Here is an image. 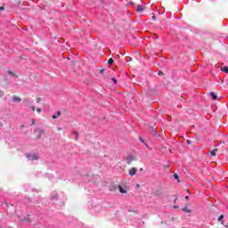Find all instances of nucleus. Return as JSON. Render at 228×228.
I'll use <instances>...</instances> for the list:
<instances>
[{
    "label": "nucleus",
    "instance_id": "nucleus-19",
    "mask_svg": "<svg viewBox=\"0 0 228 228\" xmlns=\"http://www.w3.org/2000/svg\"><path fill=\"white\" fill-rule=\"evenodd\" d=\"M222 220H224V216H220L218 217V222H222Z\"/></svg>",
    "mask_w": 228,
    "mask_h": 228
},
{
    "label": "nucleus",
    "instance_id": "nucleus-13",
    "mask_svg": "<svg viewBox=\"0 0 228 228\" xmlns=\"http://www.w3.org/2000/svg\"><path fill=\"white\" fill-rule=\"evenodd\" d=\"M20 222H29V217L20 218Z\"/></svg>",
    "mask_w": 228,
    "mask_h": 228
},
{
    "label": "nucleus",
    "instance_id": "nucleus-30",
    "mask_svg": "<svg viewBox=\"0 0 228 228\" xmlns=\"http://www.w3.org/2000/svg\"><path fill=\"white\" fill-rule=\"evenodd\" d=\"M187 143H188V144L191 143V141L188 140V141H187Z\"/></svg>",
    "mask_w": 228,
    "mask_h": 228
},
{
    "label": "nucleus",
    "instance_id": "nucleus-7",
    "mask_svg": "<svg viewBox=\"0 0 228 228\" xmlns=\"http://www.w3.org/2000/svg\"><path fill=\"white\" fill-rule=\"evenodd\" d=\"M133 156L132 155H128L127 157H126V162L128 163V165L129 164H131V162L133 161Z\"/></svg>",
    "mask_w": 228,
    "mask_h": 228
},
{
    "label": "nucleus",
    "instance_id": "nucleus-8",
    "mask_svg": "<svg viewBox=\"0 0 228 228\" xmlns=\"http://www.w3.org/2000/svg\"><path fill=\"white\" fill-rule=\"evenodd\" d=\"M218 151V149H214V150H212L211 151H210V156H213V157H215V156H216V152Z\"/></svg>",
    "mask_w": 228,
    "mask_h": 228
},
{
    "label": "nucleus",
    "instance_id": "nucleus-11",
    "mask_svg": "<svg viewBox=\"0 0 228 228\" xmlns=\"http://www.w3.org/2000/svg\"><path fill=\"white\" fill-rule=\"evenodd\" d=\"M136 11H137V12H143V6H142V5H137Z\"/></svg>",
    "mask_w": 228,
    "mask_h": 228
},
{
    "label": "nucleus",
    "instance_id": "nucleus-6",
    "mask_svg": "<svg viewBox=\"0 0 228 228\" xmlns=\"http://www.w3.org/2000/svg\"><path fill=\"white\" fill-rule=\"evenodd\" d=\"M36 131L38 132L37 138H38V140H40V138H42V134H44V130H42V129H37V130H36Z\"/></svg>",
    "mask_w": 228,
    "mask_h": 228
},
{
    "label": "nucleus",
    "instance_id": "nucleus-24",
    "mask_svg": "<svg viewBox=\"0 0 228 228\" xmlns=\"http://www.w3.org/2000/svg\"><path fill=\"white\" fill-rule=\"evenodd\" d=\"M60 115H61V111H57L56 117H60Z\"/></svg>",
    "mask_w": 228,
    "mask_h": 228
},
{
    "label": "nucleus",
    "instance_id": "nucleus-16",
    "mask_svg": "<svg viewBox=\"0 0 228 228\" xmlns=\"http://www.w3.org/2000/svg\"><path fill=\"white\" fill-rule=\"evenodd\" d=\"M113 61H114L113 59H111V58L109 59V60H108L109 65H113Z\"/></svg>",
    "mask_w": 228,
    "mask_h": 228
},
{
    "label": "nucleus",
    "instance_id": "nucleus-35",
    "mask_svg": "<svg viewBox=\"0 0 228 228\" xmlns=\"http://www.w3.org/2000/svg\"><path fill=\"white\" fill-rule=\"evenodd\" d=\"M175 209H177V206H174Z\"/></svg>",
    "mask_w": 228,
    "mask_h": 228
},
{
    "label": "nucleus",
    "instance_id": "nucleus-20",
    "mask_svg": "<svg viewBox=\"0 0 228 228\" xmlns=\"http://www.w3.org/2000/svg\"><path fill=\"white\" fill-rule=\"evenodd\" d=\"M111 79H112V81H113L114 85H117V83H118V82H117V78L112 77Z\"/></svg>",
    "mask_w": 228,
    "mask_h": 228
},
{
    "label": "nucleus",
    "instance_id": "nucleus-25",
    "mask_svg": "<svg viewBox=\"0 0 228 228\" xmlns=\"http://www.w3.org/2000/svg\"><path fill=\"white\" fill-rule=\"evenodd\" d=\"M4 11V6H0V12Z\"/></svg>",
    "mask_w": 228,
    "mask_h": 228
},
{
    "label": "nucleus",
    "instance_id": "nucleus-14",
    "mask_svg": "<svg viewBox=\"0 0 228 228\" xmlns=\"http://www.w3.org/2000/svg\"><path fill=\"white\" fill-rule=\"evenodd\" d=\"M73 136H75V140H77L79 134H77V132H74Z\"/></svg>",
    "mask_w": 228,
    "mask_h": 228
},
{
    "label": "nucleus",
    "instance_id": "nucleus-38",
    "mask_svg": "<svg viewBox=\"0 0 228 228\" xmlns=\"http://www.w3.org/2000/svg\"><path fill=\"white\" fill-rule=\"evenodd\" d=\"M226 40H228V37H226Z\"/></svg>",
    "mask_w": 228,
    "mask_h": 228
},
{
    "label": "nucleus",
    "instance_id": "nucleus-36",
    "mask_svg": "<svg viewBox=\"0 0 228 228\" xmlns=\"http://www.w3.org/2000/svg\"><path fill=\"white\" fill-rule=\"evenodd\" d=\"M143 170V168H141L140 171L142 172Z\"/></svg>",
    "mask_w": 228,
    "mask_h": 228
},
{
    "label": "nucleus",
    "instance_id": "nucleus-28",
    "mask_svg": "<svg viewBox=\"0 0 228 228\" xmlns=\"http://www.w3.org/2000/svg\"><path fill=\"white\" fill-rule=\"evenodd\" d=\"M32 111H35V106H31Z\"/></svg>",
    "mask_w": 228,
    "mask_h": 228
},
{
    "label": "nucleus",
    "instance_id": "nucleus-26",
    "mask_svg": "<svg viewBox=\"0 0 228 228\" xmlns=\"http://www.w3.org/2000/svg\"><path fill=\"white\" fill-rule=\"evenodd\" d=\"M58 199V196H53V200H56Z\"/></svg>",
    "mask_w": 228,
    "mask_h": 228
},
{
    "label": "nucleus",
    "instance_id": "nucleus-34",
    "mask_svg": "<svg viewBox=\"0 0 228 228\" xmlns=\"http://www.w3.org/2000/svg\"><path fill=\"white\" fill-rule=\"evenodd\" d=\"M159 74L161 75V74H163V72L159 71Z\"/></svg>",
    "mask_w": 228,
    "mask_h": 228
},
{
    "label": "nucleus",
    "instance_id": "nucleus-31",
    "mask_svg": "<svg viewBox=\"0 0 228 228\" xmlns=\"http://www.w3.org/2000/svg\"><path fill=\"white\" fill-rule=\"evenodd\" d=\"M185 199H186V200H188L190 199V197L189 196H185Z\"/></svg>",
    "mask_w": 228,
    "mask_h": 228
},
{
    "label": "nucleus",
    "instance_id": "nucleus-22",
    "mask_svg": "<svg viewBox=\"0 0 228 228\" xmlns=\"http://www.w3.org/2000/svg\"><path fill=\"white\" fill-rule=\"evenodd\" d=\"M37 113H42V109L37 108Z\"/></svg>",
    "mask_w": 228,
    "mask_h": 228
},
{
    "label": "nucleus",
    "instance_id": "nucleus-10",
    "mask_svg": "<svg viewBox=\"0 0 228 228\" xmlns=\"http://www.w3.org/2000/svg\"><path fill=\"white\" fill-rule=\"evenodd\" d=\"M222 72H225V74H228V67L224 66L223 68H221Z\"/></svg>",
    "mask_w": 228,
    "mask_h": 228
},
{
    "label": "nucleus",
    "instance_id": "nucleus-37",
    "mask_svg": "<svg viewBox=\"0 0 228 228\" xmlns=\"http://www.w3.org/2000/svg\"><path fill=\"white\" fill-rule=\"evenodd\" d=\"M168 167H170L169 165L167 166V168H168Z\"/></svg>",
    "mask_w": 228,
    "mask_h": 228
},
{
    "label": "nucleus",
    "instance_id": "nucleus-9",
    "mask_svg": "<svg viewBox=\"0 0 228 228\" xmlns=\"http://www.w3.org/2000/svg\"><path fill=\"white\" fill-rule=\"evenodd\" d=\"M118 190L120 193H126V191L121 185H118Z\"/></svg>",
    "mask_w": 228,
    "mask_h": 228
},
{
    "label": "nucleus",
    "instance_id": "nucleus-29",
    "mask_svg": "<svg viewBox=\"0 0 228 228\" xmlns=\"http://www.w3.org/2000/svg\"><path fill=\"white\" fill-rule=\"evenodd\" d=\"M102 72H104V69H101L100 70V73L102 74Z\"/></svg>",
    "mask_w": 228,
    "mask_h": 228
},
{
    "label": "nucleus",
    "instance_id": "nucleus-2",
    "mask_svg": "<svg viewBox=\"0 0 228 228\" xmlns=\"http://www.w3.org/2000/svg\"><path fill=\"white\" fill-rule=\"evenodd\" d=\"M23 102L25 103V106H31L33 104V101L31 99L25 98L23 100Z\"/></svg>",
    "mask_w": 228,
    "mask_h": 228
},
{
    "label": "nucleus",
    "instance_id": "nucleus-21",
    "mask_svg": "<svg viewBox=\"0 0 228 228\" xmlns=\"http://www.w3.org/2000/svg\"><path fill=\"white\" fill-rule=\"evenodd\" d=\"M7 73H8L10 76H14L13 71L8 70Z\"/></svg>",
    "mask_w": 228,
    "mask_h": 228
},
{
    "label": "nucleus",
    "instance_id": "nucleus-12",
    "mask_svg": "<svg viewBox=\"0 0 228 228\" xmlns=\"http://www.w3.org/2000/svg\"><path fill=\"white\" fill-rule=\"evenodd\" d=\"M183 211H184V213H191V210H190V209L188 208V207H184V208H183Z\"/></svg>",
    "mask_w": 228,
    "mask_h": 228
},
{
    "label": "nucleus",
    "instance_id": "nucleus-15",
    "mask_svg": "<svg viewBox=\"0 0 228 228\" xmlns=\"http://www.w3.org/2000/svg\"><path fill=\"white\" fill-rule=\"evenodd\" d=\"M174 179H175V180L178 181V183H179V175L175 174V175H174Z\"/></svg>",
    "mask_w": 228,
    "mask_h": 228
},
{
    "label": "nucleus",
    "instance_id": "nucleus-3",
    "mask_svg": "<svg viewBox=\"0 0 228 228\" xmlns=\"http://www.w3.org/2000/svg\"><path fill=\"white\" fill-rule=\"evenodd\" d=\"M129 175L133 176L136 175V167H132L128 171Z\"/></svg>",
    "mask_w": 228,
    "mask_h": 228
},
{
    "label": "nucleus",
    "instance_id": "nucleus-5",
    "mask_svg": "<svg viewBox=\"0 0 228 228\" xmlns=\"http://www.w3.org/2000/svg\"><path fill=\"white\" fill-rule=\"evenodd\" d=\"M210 97L213 99V101H216L218 99V96H216L215 92H210Z\"/></svg>",
    "mask_w": 228,
    "mask_h": 228
},
{
    "label": "nucleus",
    "instance_id": "nucleus-27",
    "mask_svg": "<svg viewBox=\"0 0 228 228\" xmlns=\"http://www.w3.org/2000/svg\"><path fill=\"white\" fill-rule=\"evenodd\" d=\"M52 118H58V116L53 115V116H52Z\"/></svg>",
    "mask_w": 228,
    "mask_h": 228
},
{
    "label": "nucleus",
    "instance_id": "nucleus-23",
    "mask_svg": "<svg viewBox=\"0 0 228 228\" xmlns=\"http://www.w3.org/2000/svg\"><path fill=\"white\" fill-rule=\"evenodd\" d=\"M40 101H42V99L41 98H37V100H36V102H40Z\"/></svg>",
    "mask_w": 228,
    "mask_h": 228
},
{
    "label": "nucleus",
    "instance_id": "nucleus-17",
    "mask_svg": "<svg viewBox=\"0 0 228 228\" xmlns=\"http://www.w3.org/2000/svg\"><path fill=\"white\" fill-rule=\"evenodd\" d=\"M4 97V92L0 89V98Z\"/></svg>",
    "mask_w": 228,
    "mask_h": 228
},
{
    "label": "nucleus",
    "instance_id": "nucleus-4",
    "mask_svg": "<svg viewBox=\"0 0 228 228\" xmlns=\"http://www.w3.org/2000/svg\"><path fill=\"white\" fill-rule=\"evenodd\" d=\"M13 102H21L22 99L19 98V96H12Z\"/></svg>",
    "mask_w": 228,
    "mask_h": 228
},
{
    "label": "nucleus",
    "instance_id": "nucleus-33",
    "mask_svg": "<svg viewBox=\"0 0 228 228\" xmlns=\"http://www.w3.org/2000/svg\"><path fill=\"white\" fill-rule=\"evenodd\" d=\"M153 20H156V16H153Z\"/></svg>",
    "mask_w": 228,
    "mask_h": 228
},
{
    "label": "nucleus",
    "instance_id": "nucleus-18",
    "mask_svg": "<svg viewBox=\"0 0 228 228\" xmlns=\"http://www.w3.org/2000/svg\"><path fill=\"white\" fill-rule=\"evenodd\" d=\"M140 142H142V143H144V145H147V143H145V141H143V139H142V137H139Z\"/></svg>",
    "mask_w": 228,
    "mask_h": 228
},
{
    "label": "nucleus",
    "instance_id": "nucleus-32",
    "mask_svg": "<svg viewBox=\"0 0 228 228\" xmlns=\"http://www.w3.org/2000/svg\"><path fill=\"white\" fill-rule=\"evenodd\" d=\"M32 124L35 125V119H32Z\"/></svg>",
    "mask_w": 228,
    "mask_h": 228
},
{
    "label": "nucleus",
    "instance_id": "nucleus-1",
    "mask_svg": "<svg viewBox=\"0 0 228 228\" xmlns=\"http://www.w3.org/2000/svg\"><path fill=\"white\" fill-rule=\"evenodd\" d=\"M26 158L29 161H38V159H40V157H38V153H28L26 155Z\"/></svg>",
    "mask_w": 228,
    "mask_h": 228
}]
</instances>
